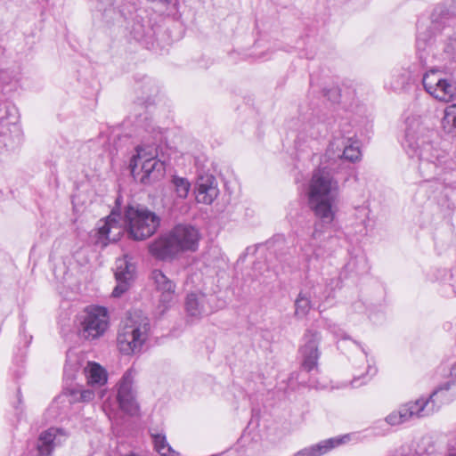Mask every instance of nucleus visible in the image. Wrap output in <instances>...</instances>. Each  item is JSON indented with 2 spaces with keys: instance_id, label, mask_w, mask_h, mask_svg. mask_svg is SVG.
Instances as JSON below:
<instances>
[{
  "instance_id": "nucleus-26",
  "label": "nucleus",
  "mask_w": 456,
  "mask_h": 456,
  "mask_svg": "<svg viewBox=\"0 0 456 456\" xmlns=\"http://www.w3.org/2000/svg\"><path fill=\"white\" fill-rule=\"evenodd\" d=\"M443 126L447 134L456 136V104L450 105L444 110Z\"/></svg>"
},
{
  "instance_id": "nucleus-25",
  "label": "nucleus",
  "mask_w": 456,
  "mask_h": 456,
  "mask_svg": "<svg viewBox=\"0 0 456 456\" xmlns=\"http://www.w3.org/2000/svg\"><path fill=\"white\" fill-rule=\"evenodd\" d=\"M315 305V301L311 297V294L302 289L295 300V315L297 318H303Z\"/></svg>"
},
{
  "instance_id": "nucleus-28",
  "label": "nucleus",
  "mask_w": 456,
  "mask_h": 456,
  "mask_svg": "<svg viewBox=\"0 0 456 456\" xmlns=\"http://www.w3.org/2000/svg\"><path fill=\"white\" fill-rule=\"evenodd\" d=\"M80 369V363L77 356L71 351L67 353L66 364L64 366V374L70 379L75 378V373Z\"/></svg>"
},
{
  "instance_id": "nucleus-36",
  "label": "nucleus",
  "mask_w": 456,
  "mask_h": 456,
  "mask_svg": "<svg viewBox=\"0 0 456 456\" xmlns=\"http://www.w3.org/2000/svg\"><path fill=\"white\" fill-rule=\"evenodd\" d=\"M323 281L325 283V286L328 289H331V293L332 294L334 293L336 289L340 287V284H341V279L338 275H335V276L330 277V278H327Z\"/></svg>"
},
{
  "instance_id": "nucleus-41",
  "label": "nucleus",
  "mask_w": 456,
  "mask_h": 456,
  "mask_svg": "<svg viewBox=\"0 0 456 456\" xmlns=\"http://www.w3.org/2000/svg\"><path fill=\"white\" fill-rule=\"evenodd\" d=\"M11 125H12V130H13L14 132H16L17 134H19V133H20V127H19V126H18L15 122H12V123H11Z\"/></svg>"
},
{
  "instance_id": "nucleus-22",
  "label": "nucleus",
  "mask_w": 456,
  "mask_h": 456,
  "mask_svg": "<svg viewBox=\"0 0 456 456\" xmlns=\"http://www.w3.org/2000/svg\"><path fill=\"white\" fill-rule=\"evenodd\" d=\"M83 371L87 383L93 387H101L107 383V371L99 363L88 362Z\"/></svg>"
},
{
  "instance_id": "nucleus-8",
  "label": "nucleus",
  "mask_w": 456,
  "mask_h": 456,
  "mask_svg": "<svg viewBox=\"0 0 456 456\" xmlns=\"http://www.w3.org/2000/svg\"><path fill=\"white\" fill-rule=\"evenodd\" d=\"M79 335L87 340L102 337L109 326L108 311L103 306L90 305L79 316Z\"/></svg>"
},
{
  "instance_id": "nucleus-18",
  "label": "nucleus",
  "mask_w": 456,
  "mask_h": 456,
  "mask_svg": "<svg viewBox=\"0 0 456 456\" xmlns=\"http://www.w3.org/2000/svg\"><path fill=\"white\" fill-rule=\"evenodd\" d=\"M66 440V435L60 428H51L42 432L37 441V450L41 456H49L53 449Z\"/></svg>"
},
{
  "instance_id": "nucleus-40",
  "label": "nucleus",
  "mask_w": 456,
  "mask_h": 456,
  "mask_svg": "<svg viewBox=\"0 0 456 456\" xmlns=\"http://www.w3.org/2000/svg\"><path fill=\"white\" fill-rule=\"evenodd\" d=\"M329 93H330L332 94L333 101H336L338 96V90L337 89H331V90L329 91Z\"/></svg>"
},
{
  "instance_id": "nucleus-15",
  "label": "nucleus",
  "mask_w": 456,
  "mask_h": 456,
  "mask_svg": "<svg viewBox=\"0 0 456 456\" xmlns=\"http://www.w3.org/2000/svg\"><path fill=\"white\" fill-rule=\"evenodd\" d=\"M195 192L199 203L211 205L219 195L216 178L208 173L198 175Z\"/></svg>"
},
{
  "instance_id": "nucleus-29",
  "label": "nucleus",
  "mask_w": 456,
  "mask_h": 456,
  "mask_svg": "<svg viewBox=\"0 0 456 456\" xmlns=\"http://www.w3.org/2000/svg\"><path fill=\"white\" fill-rule=\"evenodd\" d=\"M322 286L316 284H313L311 287L305 289L306 293L311 294V297L315 301L316 305H319L324 301L327 300V295L326 292L321 291Z\"/></svg>"
},
{
  "instance_id": "nucleus-33",
  "label": "nucleus",
  "mask_w": 456,
  "mask_h": 456,
  "mask_svg": "<svg viewBox=\"0 0 456 456\" xmlns=\"http://www.w3.org/2000/svg\"><path fill=\"white\" fill-rule=\"evenodd\" d=\"M76 400L80 402H90L94 398V392L91 389H82L77 392H73Z\"/></svg>"
},
{
  "instance_id": "nucleus-24",
  "label": "nucleus",
  "mask_w": 456,
  "mask_h": 456,
  "mask_svg": "<svg viewBox=\"0 0 456 456\" xmlns=\"http://www.w3.org/2000/svg\"><path fill=\"white\" fill-rule=\"evenodd\" d=\"M168 187L176 199L183 200L188 197L191 185L186 177L174 175L170 178Z\"/></svg>"
},
{
  "instance_id": "nucleus-44",
  "label": "nucleus",
  "mask_w": 456,
  "mask_h": 456,
  "mask_svg": "<svg viewBox=\"0 0 456 456\" xmlns=\"http://www.w3.org/2000/svg\"><path fill=\"white\" fill-rule=\"evenodd\" d=\"M447 456H456V452H451Z\"/></svg>"
},
{
  "instance_id": "nucleus-27",
  "label": "nucleus",
  "mask_w": 456,
  "mask_h": 456,
  "mask_svg": "<svg viewBox=\"0 0 456 456\" xmlns=\"http://www.w3.org/2000/svg\"><path fill=\"white\" fill-rule=\"evenodd\" d=\"M152 442L156 452L161 456H175L176 452L172 449L163 434H151Z\"/></svg>"
},
{
  "instance_id": "nucleus-43",
  "label": "nucleus",
  "mask_w": 456,
  "mask_h": 456,
  "mask_svg": "<svg viewBox=\"0 0 456 456\" xmlns=\"http://www.w3.org/2000/svg\"><path fill=\"white\" fill-rule=\"evenodd\" d=\"M0 123H1V126H2L3 127H4V126H7V124H8V123H7V121H6V119H5V118H1V121H0Z\"/></svg>"
},
{
  "instance_id": "nucleus-12",
  "label": "nucleus",
  "mask_w": 456,
  "mask_h": 456,
  "mask_svg": "<svg viewBox=\"0 0 456 456\" xmlns=\"http://www.w3.org/2000/svg\"><path fill=\"white\" fill-rule=\"evenodd\" d=\"M322 340L321 332L309 328L305 330L303 337L304 344L300 347L302 355V368L306 371H311L317 368L318 360L321 355L319 344Z\"/></svg>"
},
{
  "instance_id": "nucleus-42",
  "label": "nucleus",
  "mask_w": 456,
  "mask_h": 456,
  "mask_svg": "<svg viewBox=\"0 0 456 456\" xmlns=\"http://www.w3.org/2000/svg\"><path fill=\"white\" fill-rule=\"evenodd\" d=\"M97 394H98V396L99 398H103L104 395H105V391L102 390V389H100L99 391H97Z\"/></svg>"
},
{
  "instance_id": "nucleus-6",
  "label": "nucleus",
  "mask_w": 456,
  "mask_h": 456,
  "mask_svg": "<svg viewBox=\"0 0 456 456\" xmlns=\"http://www.w3.org/2000/svg\"><path fill=\"white\" fill-rule=\"evenodd\" d=\"M124 224L133 240H144L157 232L160 218L146 207L129 205L125 210Z\"/></svg>"
},
{
  "instance_id": "nucleus-23",
  "label": "nucleus",
  "mask_w": 456,
  "mask_h": 456,
  "mask_svg": "<svg viewBox=\"0 0 456 456\" xmlns=\"http://www.w3.org/2000/svg\"><path fill=\"white\" fill-rule=\"evenodd\" d=\"M207 297L202 293H191L187 296L185 301V309L187 314L192 317H200L208 314Z\"/></svg>"
},
{
  "instance_id": "nucleus-37",
  "label": "nucleus",
  "mask_w": 456,
  "mask_h": 456,
  "mask_svg": "<svg viewBox=\"0 0 456 456\" xmlns=\"http://www.w3.org/2000/svg\"><path fill=\"white\" fill-rule=\"evenodd\" d=\"M428 46V39L426 37H422L419 34L417 37V50L419 53L420 60L423 59V55L421 53L422 51L426 50V47Z\"/></svg>"
},
{
  "instance_id": "nucleus-19",
  "label": "nucleus",
  "mask_w": 456,
  "mask_h": 456,
  "mask_svg": "<svg viewBox=\"0 0 456 456\" xmlns=\"http://www.w3.org/2000/svg\"><path fill=\"white\" fill-rule=\"evenodd\" d=\"M407 420L421 419L434 414L433 404L429 403L426 397H420L415 401L408 402L401 405Z\"/></svg>"
},
{
  "instance_id": "nucleus-35",
  "label": "nucleus",
  "mask_w": 456,
  "mask_h": 456,
  "mask_svg": "<svg viewBox=\"0 0 456 456\" xmlns=\"http://www.w3.org/2000/svg\"><path fill=\"white\" fill-rule=\"evenodd\" d=\"M389 456H419L414 450L409 446H401L392 452Z\"/></svg>"
},
{
  "instance_id": "nucleus-16",
  "label": "nucleus",
  "mask_w": 456,
  "mask_h": 456,
  "mask_svg": "<svg viewBox=\"0 0 456 456\" xmlns=\"http://www.w3.org/2000/svg\"><path fill=\"white\" fill-rule=\"evenodd\" d=\"M151 279L154 281L156 289L160 293V304L165 309L171 307L175 303L177 297L175 282L159 269L152 271Z\"/></svg>"
},
{
  "instance_id": "nucleus-20",
  "label": "nucleus",
  "mask_w": 456,
  "mask_h": 456,
  "mask_svg": "<svg viewBox=\"0 0 456 456\" xmlns=\"http://www.w3.org/2000/svg\"><path fill=\"white\" fill-rule=\"evenodd\" d=\"M118 215H115V213L112 212L98 228V234L101 240L105 239L108 241H117L119 240L123 229L118 224Z\"/></svg>"
},
{
  "instance_id": "nucleus-9",
  "label": "nucleus",
  "mask_w": 456,
  "mask_h": 456,
  "mask_svg": "<svg viewBox=\"0 0 456 456\" xmlns=\"http://www.w3.org/2000/svg\"><path fill=\"white\" fill-rule=\"evenodd\" d=\"M136 370L128 369L116 385L117 403L118 408L130 416L139 413L140 406L137 402V390L135 387Z\"/></svg>"
},
{
  "instance_id": "nucleus-32",
  "label": "nucleus",
  "mask_w": 456,
  "mask_h": 456,
  "mask_svg": "<svg viewBox=\"0 0 456 456\" xmlns=\"http://www.w3.org/2000/svg\"><path fill=\"white\" fill-rule=\"evenodd\" d=\"M444 52L448 59L456 61V34L448 37L444 45Z\"/></svg>"
},
{
  "instance_id": "nucleus-3",
  "label": "nucleus",
  "mask_w": 456,
  "mask_h": 456,
  "mask_svg": "<svg viewBox=\"0 0 456 456\" xmlns=\"http://www.w3.org/2000/svg\"><path fill=\"white\" fill-rule=\"evenodd\" d=\"M200 231L193 225L179 224L149 245V252L162 261L173 260L184 252H194L199 248Z\"/></svg>"
},
{
  "instance_id": "nucleus-11",
  "label": "nucleus",
  "mask_w": 456,
  "mask_h": 456,
  "mask_svg": "<svg viewBox=\"0 0 456 456\" xmlns=\"http://www.w3.org/2000/svg\"><path fill=\"white\" fill-rule=\"evenodd\" d=\"M355 134H341L335 136L330 142L327 149V154L330 158H338L342 163L348 161L354 163L361 159L362 152L360 151L359 142L354 139Z\"/></svg>"
},
{
  "instance_id": "nucleus-4",
  "label": "nucleus",
  "mask_w": 456,
  "mask_h": 456,
  "mask_svg": "<svg viewBox=\"0 0 456 456\" xmlns=\"http://www.w3.org/2000/svg\"><path fill=\"white\" fill-rule=\"evenodd\" d=\"M135 151L129 164L134 179L143 184H151L164 176L165 162L158 158V147L154 143L138 145Z\"/></svg>"
},
{
  "instance_id": "nucleus-5",
  "label": "nucleus",
  "mask_w": 456,
  "mask_h": 456,
  "mask_svg": "<svg viewBox=\"0 0 456 456\" xmlns=\"http://www.w3.org/2000/svg\"><path fill=\"white\" fill-rule=\"evenodd\" d=\"M150 327L148 317L137 313L131 314L122 322L118 331L119 351L126 355L140 352L148 339Z\"/></svg>"
},
{
  "instance_id": "nucleus-45",
  "label": "nucleus",
  "mask_w": 456,
  "mask_h": 456,
  "mask_svg": "<svg viewBox=\"0 0 456 456\" xmlns=\"http://www.w3.org/2000/svg\"><path fill=\"white\" fill-rule=\"evenodd\" d=\"M452 373H453V374H455V373H456V368L454 369V371H453Z\"/></svg>"
},
{
  "instance_id": "nucleus-31",
  "label": "nucleus",
  "mask_w": 456,
  "mask_h": 456,
  "mask_svg": "<svg viewBox=\"0 0 456 456\" xmlns=\"http://www.w3.org/2000/svg\"><path fill=\"white\" fill-rule=\"evenodd\" d=\"M321 246L316 248H312V245H309L307 248H303V256L305 257V261L306 263V268L310 267V264L313 258H319L323 256V254L321 252Z\"/></svg>"
},
{
  "instance_id": "nucleus-13",
  "label": "nucleus",
  "mask_w": 456,
  "mask_h": 456,
  "mask_svg": "<svg viewBox=\"0 0 456 456\" xmlns=\"http://www.w3.org/2000/svg\"><path fill=\"white\" fill-rule=\"evenodd\" d=\"M455 364L451 368L449 380L437 387L428 397V402L433 404L434 413L438 411L443 404L450 403L456 397V373L453 374Z\"/></svg>"
},
{
  "instance_id": "nucleus-34",
  "label": "nucleus",
  "mask_w": 456,
  "mask_h": 456,
  "mask_svg": "<svg viewBox=\"0 0 456 456\" xmlns=\"http://www.w3.org/2000/svg\"><path fill=\"white\" fill-rule=\"evenodd\" d=\"M142 128L145 132L151 134V137L155 142L161 140V131L159 128H156L151 124V121H147Z\"/></svg>"
},
{
  "instance_id": "nucleus-39",
  "label": "nucleus",
  "mask_w": 456,
  "mask_h": 456,
  "mask_svg": "<svg viewBox=\"0 0 456 456\" xmlns=\"http://www.w3.org/2000/svg\"><path fill=\"white\" fill-rule=\"evenodd\" d=\"M317 284L322 286V289H321V291H322V292H326V293H328V295H327V299H329L330 297H331L333 296V294L331 293V289H328V288L325 286L324 281H323V282H318Z\"/></svg>"
},
{
  "instance_id": "nucleus-14",
  "label": "nucleus",
  "mask_w": 456,
  "mask_h": 456,
  "mask_svg": "<svg viewBox=\"0 0 456 456\" xmlns=\"http://www.w3.org/2000/svg\"><path fill=\"white\" fill-rule=\"evenodd\" d=\"M115 266V278L117 281V286L112 291V296L114 297H119L128 290L134 279L135 267L127 259L126 256L117 259Z\"/></svg>"
},
{
  "instance_id": "nucleus-38",
  "label": "nucleus",
  "mask_w": 456,
  "mask_h": 456,
  "mask_svg": "<svg viewBox=\"0 0 456 456\" xmlns=\"http://www.w3.org/2000/svg\"><path fill=\"white\" fill-rule=\"evenodd\" d=\"M147 90V95L143 97V100L145 102H148L151 101V96L158 92V89L156 86H152L151 81H149L146 85L143 86V89Z\"/></svg>"
},
{
  "instance_id": "nucleus-7",
  "label": "nucleus",
  "mask_w": 456,
  "mask_h": 456,
  "mask_svg": "<svg viewBox=\"0 0 456 456\" xmlns=\"http://www.w3.org/2000/svg\"><path fill=\"white\" fill-rule=\"evenodd\" d=\"M326 329L332 333L336 338L341 339V343L338 344V348L344 350L346 347L353 348L358 353V360L353 359V365L358 370L365 369L364 372L355 373L354 379L351 381L353 387H358L368 381L376 375L377 368L372 365L368 359V353L362 346V345L353 339H351L345 331L335 323H327Z\"/></svg>"
},
{
  "instance_id": "nucleus-2",
  "label": "nucleus",
  "mask_w": 456,
  "mask_h": 456,
  "mask_svg": "<svg viewBox=\"0 0 456 456\" xmlns=\"http://www.w3.org/2000/svg\"><path fill=\"white\" fill-rule=\"evenodd\" d=\"M432 130L428 129L416 118L406 119V129L402 145L410 159H416L419 175L425 181L434 179L439 173L444 158V152L434 147Z\"/></svg>"
},
{
  "instance_id": "nucleus-17",
  "label": "nucleus",
  "mask_w": 456,
  "mask_h": 456,
  "mask_svg": "<svg viewBox=\"0 0 456 456\" xmlns=\"http://www.w3.org/2000/svg\"><path fill=\"white\" fill-rule=\"evenodd\" d=\"M351 440V435L346 434L341 436L331 437L322 440L315 444L305 447L293 456H322L332 449L338 447L341 444H346Z\"/></svg>"
},
{
  "instance_id": "nucleus-1",
  "label": "nucleus",
  "mask_w": 456,
  "mask_h": 456,
  "mask_svg": "<svg viewBox=\"0 0 456 456\" xmlns=\"http://www.w3.org/2000/svg\"><path fill=\"white\" fill-rule=\"evenodd\" d=\"M338 195V183L326 167L316 169L310 180L308 204L316 221L311 235L313 241L322 238L333 240L332 227L335 219V201Z\"/></svg>"
},
{
  "instance_id": "nucleus-21",
  "label": "nucleus",
  "mask_w": 456,
  "mask_h": 456,
  "mask_svg": "<svg viewBox=\"0 0 456 456\" xmlns=\"http://www.w3.org/2000/svg\"><path fill=\"white\" fill-rule=\"evenodd\" d=\"M411 72L404 68L395 69L391 71L385 86L395 92L403 91L410 84Z\"/></svg>"
},
{
  "instance_id": "nucleus-30",
  "label": "nucleus",
  "mask_w": 456,
  "mask_h": 456,
  "mask_svg": "<svg viewBox=\"0 0 456 456\" xmlns=\"http://www.w3.org/2000/svg\"><path fill=\"white\" fill-rule=\"evenodd\" d=\"M408 421L406 415L403 412V409L400 406L397 411L391 412L387 418L386 422L391 426L399 425Z\"/></svg>"
},
{
  "instance_id": "nucleus-10",
  "label": "nucleus",
  "mask_w": 456,
  "mask_h": 456,
  "mask_svg": "<svg viewBox=\"0 0 456 456\" xmlns=\"http://www.w3.org/2000/svg\"><path fill=\"white\" fill-rule=\"evenodd\" d=\"M422 84L427 93L440 102H450L456 98V85L444 78L440 69H430L425 73Z\"/></svg>"
}]
</instances>
